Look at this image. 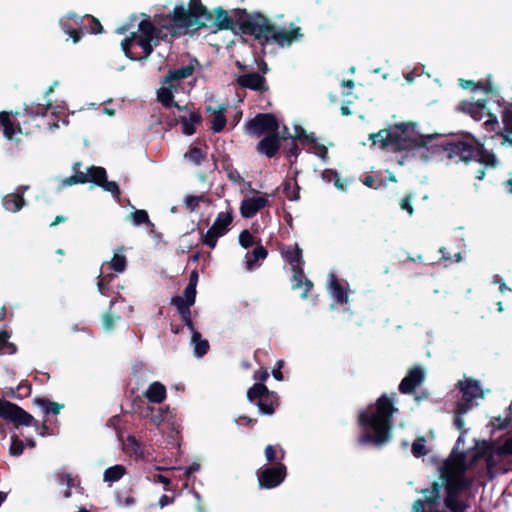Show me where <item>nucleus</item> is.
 I'll list each match as a JSON object with an SVG mask.
<instances>
[{
    "label": "nucleus",
    "instance_id": "f257e3e1",
    "mask_svg": "<svg viewBox=\"0 0 512 512\" xmlns=\"http://www.w3.org/2000/svg\"><path fill=\"white\" fill-rule=\"evenodd\" d=\"M212 15L201 4L200 0H190L188 8L175 7L171 17L156 19L157 29L145 14L132 16L130 23L117 29L118 33L130 32L121 47L127 57L131 59H146L159 40H167L194 26H207Z\"/></svg>",
    "mask_w": 512,
    "mask_h": 512
},
{
    "label": "nucleus",
    "instance_id": "f03ea898",
    "mask_svg": "<svg viewBox=\"0 0 512 512\" xmlns=\"http://www.w3.org/2000/svg\"><path fill=\"white\" fill-rule=\"evenodd\" d=\"M465 470L464 456L453 452L450 458L445 462L439 482L433 484L432 490H423L426 502L432 504L439 498V489L445 487L447 497L445 503L453 512H463L465 505L462 501H458L460 496L467 487V482L463 477Z\"/></svg>",
    "mask_w": 512,
    "mask_h": 512
},
{
    "label": "nucleus",
    "instance_id": "7ed1b4c3",
    "mask_svg": "<svg viewBox=\"0 0 512 512\" xmlns=\"http://www.w3.org/2000/svg\"><path fill=\"white\" fill-rule=\"evenodd\" d=\"M397 411L393 402L386 395L381 396L375 405L360 414V423L364 426L361 443L382 445L391 437L390 418Z\"/></svg>",
    "mask_w": 512,
    "mask_h": 512
},
{
    "label": "nucleus",
    "instance_id": "20e7f679",
    "mask_svg": "<svg viewBox=\"0 0 512 512\" xmlns=\"http://www.w3.org/2000/svg\"><path fill=\"white\" fill-rule=\"evenodd\" d=\"M193 72V64L169 71L162 82L161 88L158 90V99L164 106H175L184 112V114L179 116V119L182 123L183 133L186 135H191L195 132V127L201 120L200 114L198 111L188 110L187 106H180L173 101V98L174 93L178 90L180 80L190 77Z\"/></svg>",
    "mask_w": 512,
    "mask_h": 512
},
{
    "label": "nucleus",
    "instance_id": "39448f33",
    "mask_svg": "<svg viewBox=\"0 0 512 512\" xmlns=\"http://www.w3.org/2000/svg\"><path fill=\"white\" fill-rule=\"evenodd\" d=\"M248 25L259 40H273L281 47L290 46L294 41L302 38L300 27L291 25L289 29L279 28L272 25L269 20L259 14L253 15L248 21Z\"/></svg>",
    "mask_w": 512,
    "mask_h": 512
},
{
    "label": "nucleus",
    "instance_id": "423d86ee",
    "mask_svg": "<svg viewBox=\"0 0 512 512\" xmlns=\"http://www.w3.org/2000/svg\"><path fill=\"white\" fill-rule=\"evenodd\" d=\"M393 147L395 150H413L425 147L431 136L420 134L415 123H402L392 127Z\"/></svg>",
    "mask_w": 512,
    "mask_h": 512
},
{
    "label": "nucleus",
    "instance_id": "0eeeda50",
    "mask_svg": "<svg viewBox=\"0 0 512 512\" xmlns=\"http://www.w3.org/2000/svg\"><path fill=\"white\" fill-rule=\"evenodd\" d=\"M457 109L463 113L469 114L477 121L483 120L487 131H495L499 126L497 117L487 107L486 103L480 99L465 100L458 104Z\"/></svg>",
    "mask_w": 512,
    "mask_h": 512
},
{
    "label": "nucleus",
    "instance_id": "6e6552de",
    "mask_svg": "<svg viewBox=\"0 0 512 512\" xmlns=\"http://www.w3.org/2000/svg\"><path fill=\"white\" fill-rule=\"evenodd\" d=\"M288 135L292 138L300 139L303 142H313L314 141V136L312 134H307L306 131L301 126L295 125L293 134H289L287 131V128L284 127L283 132L277 131V132L269 134L265 138H263L258 143L257 149L260 153H262L268 157H272L278 151L279 138H286Z\"/></svg>",
    "mask_w": 512,
    "mask_h": 512
},
{
    "label": "nucleus",
    "instance_id": "1a4fd4ad",
    "mask_svg": "<svg viewBox=\"0 0 512 512\" xmlns=\"http://www.w3.org/2000/svg\"><path fill=\"white\" fill-rule=\"evenodd\" d=\"M74 177L77 183L93 182L104 190L112 193L114 196H119L118 185L113 181H107L106 171L102 167L92 166L88 168L86 172H77Z\"/></svg>",
    "mask_w": 512,
    "mask_h": 512
},
{
    "label": "nucleus",
    "instance_id": "9d476101",
    "mask_svg": "<svg viewBox=\"0 0 512 512\" xmlns=\"http://www.w3.org/2000/svg\"><path fill=\"white\" fill-rule=\"evenodd\" d=\"M246 132L253 136L261 134H272L277 132L278 124L275 117L271 114H259L245 126Z\"/></svg>",
    "mask_w": 512,
    "mask_h": 512
},
{
    "label": "nucleus",
    "instance_id": "9b49d317",
    "mask_svg": "<svg viewBox=\"0 0 512 512\" xmlns=\"http://www.w3.org/2000/svg\"><path fill=\"white\" fill-rule=\"evenodd\" d=\"M0 417L13 421L16 426H29L34 420L32 415L19 406L2 399H0Z\"/></svg>",
    "mask_w": 512,
    "mask_h": 512
},
{
    "label": "nucleus",
    "instance_id": "f8f14e48",
    "mask_svg": "<svg viewBox=\"0 0 512 512\" xmlns=\"http://www.w3.org/2000/svg\"><path fill=\"white\" fill-rule=\"evenodd\" d=\"M231 222V212L227 211L220 213L212 227L204 235V243L207 244L210 248H214L217 239L227 232V228L231 224Z\"/></svg>",
    "mask_w": 512,
    "mask_h": 512
},
{
    "label": "nucleus",
    "instance_id": "ddd939ff",
    "mask_svg": "<svg viewBox=\"0 0 512 512\" xmlns=\"http://www.w3.org/2000/svg\"><path fill=\"white\" fill-rule=\"evenodd\" d=\"M460 387L463 398L458 403V411L459 413H466L471 408L473 400L483 398V391L480 389L478 382L472 379L460 382Z\"/></svg>",
    "mask_w": 512,
    "mask_h": 512
},
{
    "label": "nucleus",
    "instance_id": "4468645a",
    "mask_svg": "<svg viewBox=\"0 0 512 512\" xmlns=\"http://www.w3.org/2000/svg\"><path fill=\"white\" fill-rule=\"evenodd\" d=\"M480 144L476 141H460L447 146L449 158L458 157L462 161H468L478 153Z\"/></svg>",
    "mask_w": 512,
    "mask_h": 512
},
{
    "label": "nucleus",
    "instance_id": "2eb2a0df",
    "mask_svg": "<svg viewBox=\"0 0 512 512\" xmlns=\"http://www.w3.org/2000/svg\"><path fill=\"white\" fill-rule=\"evenodd\" d=\"M268 199L265 194L255 193L245 196L241 202L240 212L245 218L253 217L259 210L267 205Z\"/></svg>",
    "mask_w": 512,
    "mask_h": 512
},
{
    "label": "nucleus",
    "instance_id": "dca6fc26",
    "mask_svg": "<svg viewBox=\"0 0 512 512\" xmlns=\"http://www.w3.org/2000/svg\"><path fill=\"white\" fill-rule=\"evenodd\" d=\"M285 476V466L278 465L273 468L263 469L258 475V480L261 487L273 488L278 486L284 480Z\"/></svg>",
    "mask_w": 512,
    "mask_h": 512
},
{
    "label": "nucleus",
    "instance_id": "f3484780",
    "mask_svg": "<svg viewBox=\"0 0 512 512\" xmlns=\"http://www.w3.org/2000/svg\"><path fill=\"white\" fill-rule=\"evenodd\" d=\"M283 254L286 259L292 266V270L294 271V284L293 288H298L300 286V279L303 277L302 275V251L297 246H289L285 250H283Z\"/></svg>",
    "mask_w": 512,
    "mask_h": 512
},
{
    "label": "nucleus",
    "instance_id": "a211bd4d",
    "mask_svg": "<svg viewBox=\"0 0 512 512\" xmlns=\"http://www.w3.org/2000/svg\"><path fill=\"white\" fill-rule=\"evenodd\" d=\"M425 379V371L422 367L412 368L406 377L401 381L399 389L402 393H411Z\"/></svg>",
    "mask_w": 512,
    "mask_h": 512
},
{
    "label": "nucleus",
    "instance_id": "6ab92c4d",
    "mask_svg": "<svg viewBox=\"0 0 512 512\" xmlns=\"http://www.w3.org/2000/svg\"><path fill=\"white\" fill-rule=\"evenodd\" d=\"M81 18L76 14H68L61 19V25L64 31L73 39L74 43L80 40L77 28L80 26Z\"/></svg>",
    "mask_w": 512,
    "mask_h": 512
},
{
    "label": "nucleus",
    "instance_id": "aec40b11",
    "mask_svg": "<svg viewBox=\"0 0 512 512\" xmlns=\"http://www.w3.org/2000/svg\"><path fill=\"white\" fill-rule=\"evenodd\" d=\"M237 82L242 87L255 89V90H262L264 89V78L260 76L257 73L252 74H246L239 76L237 79Z\"/></svg>",
    "mask_w": 512,
    "mask_h": 512
},
{
    "label": "nucleus",
    "instance_id": "412c9836",
    "mask_svg": "<svg viewBox=\"0 0 512 512\" xmlns=\"http://www.w3.org/2000/svg\"><path fill=\"white\" fill-rule=\"evenodd\" d=\"M369 139L372 141L373 146H379L381 149H385L390 145L393 146L392 127L370 134Z\"/></svg>",
    "mask_w": 512,
    "mask_h": 512
},
{
    "label": "nucleus",
    "instance_id": "4be33fe9",
    "mask_svg": "<svg viewBox=\"0 0 512 512\" xmlns=\"http://www.w3.org/2000/svg\"><path fill=\"white\" fill-rule=\"evenodd\" d=\"M0 124L3 126L5 137L9 140L17 139V133L22 134V129L19 126L16 130L13 128L14 122L10 120V114L7 112L0 113Z\"/></svg>",
    "mask_w": 512,
    "mask_h": 512
},
{
    "label": "nucleus",
    "instance_id": "5701e85b",
    "mask_svg": "<svg viewBox=\"0 0 512 512\" xmlns=\"http://www.w3.org/2000/svg\"><path fill=\"white\" fill-rule=\"evenodd\" d=\"M146 398L154 403H161L166 397V388L159 382L152 383L145 392Z\"/></svg>",
    "mask_w": 512,
    "mask_h": 512
},
{
    "label": "nucleus",
    "instance_id": "b1692460",
    "mask_svg": "<svg viewBox=\"0 0 512 512\" xmlns=\"http://www.w3.org/2000/svg\"><path fill=\"white\" fill-rule=\"evenodd\" d=\"M502 122L504 125L503 131L499 134L503 138V145L512 146V110L507 109L502 115Z\"/></svg>",
    "mask_w": 512,
    "mask_h": 512
},
{
    "label": "nucleus",
    "instance_id": "393cba45",
    "mask_svg": "<svg viewBox=\"0 0 512 512\" xmlns=\"http://www.w3.org/2000/svg\"><path fill=\"white\" fill-rule=\"evenodd\" d=\"M123 450L130 457L140 459L143 456V449L141 444L134 436H128L123 442Z\"/></svg>",
    "mask_w": 512,
    "mask_h": 512
},
{
    "label": "nucleus",
    "instance_id": "a878e982",
    "mask_svg": "<svg viewBox=\"0 0 512 512\" xmlns=\"http://www.w3.org/2000/svg\"><path fill=\"white\" fill-rule=\"evenodd\" d=\"M108 265L111 270L117 273H123L126 270L127 258L124 255V247H120L114 252V256L108 262Z\"/></svg>",
    "mask_w": 512,
    "mask_h": 512
},
{
    "label": "nucleus",
    "instance_id": "bb28decb",
    "mask_svg": "<svg viewBox=\"0 0 512 512\" xmlns=\"http://www.w3.org/2000/svg\"><path fill=\"white\" fill-rule=\"evenodd\" d=\"M247 397L250 401H253L256 398H259L261 401L264 399L267 400L268 398H274V394L273 392H270L264 384L258 383L248 390Z\"/></svg>",
    "mask_w": 512,
    "mask_h": 512
},
{
    "label": "nucleus",
    "instance_id": "cd10ccee",
    "mask_svg": "<svg viewBox=\"0 0 512 512\" xmlns=\"http://www.w3.org/2000/svg\"><path fill=\"white\" fill-rule=\"evenodd\" d=\"M3 205L7 211L16 212L24 206V200L20 194L13 193L4 197Z\"/></svg>",
    "mask_w": 512,
    "mask_h": 512
},
{
    "label": "nucleus",
    "instance_id": "c85d7f7f",
    "mask_svg": "<svg viewBox=\"0 0 512 512\" xmlns=\"http://www.w3.org/2000/svg\"><path fill=\"white\" fill-rule=\"evenodd\" d=\"M329 288L331 295L339 302L346 303L348 301L347 293L340 287L337 279L333 274L330 275Z\"/></svg>",
    "mask_w": 512,
    "mask_h": 512
},
{
    "label": "nucleus",
    "instance_id": "c756f323",
    "mask_svg": "<svg viewBox=\"0 0 512 512\" xmlns=\"http://www.w3.org/2000/svg\"><path fill=\"white\" fill-rule=\"evenodd\" d=\"M34 404L42 408L45 413H52L54 415L59 414L63 408V405L56 402H50L44 398L34 399Z\"/></svg>",
    "mask_w": 512,
    "mask_h": 512
},
{
    "label": "nucleus",
    "instance_id": "7c9ffc66",
    "mask_svg": "<svg viewBox=\"0 0 512 512\" xmlns=\"http://www.w3.org/2000/svg\"><path fill=\"white\" fill-rule=\"evenodd\" d=\"M126 473V468L122 465H115L109 467L104 472V481L115 482L122 478Z\"/></svg>",
    "mask_w": 512,
    "mask_h": 512
},
{
    "label": "nucleus",
    "instance_id": "2f4dec72",
    "mask_svg": "<svg viewBox=\"0 0 512 512\" xmlns=\"http://www.w3.org/2000/svg\"><path fill=\"white\" fill-rule=\"evenodd\" d=\"M192 327V325L190 326ZM193 330V328H191ZM192 343L194 345V352L197 356L204 355L208 350V342L206 340L201 339V336L198 332L192 331Z\"/></svg>",
    "mask_w": 512,
    "mask_h": 512
},
{
    "label": "nucleus",
    "instance_id": "473e14b6",
    "mask_svg": "<svg viewBox=\"0 0 512 512\" xmlns=\"http://www.w3.org/2000/svg\"><path fill=\"white\" fill-rule=\"evenodd\" d=\"M172 303L177 307V309L179 310L183 319L185 320L186 324L188 326H191V321L189 318V314H190L189 307L190 306L187 305V302L184 299V297H175L172 299Z\"/></svg>",
    "mask_w": 512,
    "mask_h": 512
},
{
    "label": "nucleus",
    "instance_id": "72a5a7b5",
    "mask_svg": "<svg viewBox=\"0 0 512 512\" xmlns=\"http://www.w3.org/2000/svg\"><path fill=\"white\" fill-rule=\"evenodd\" d=\"M215 23L219 28H228L231 25V20L225 10L217 8L214 10Z\"/></svg>",
    "mask_w": 512,
    "mask_h": 512
},
{
    "label": "nucleus",
    "instance_id": "f704fd0d",
    "mask_svg": "<svg viewBox=\"0 0 512 512\" xmlns=\"http://www.w3.org/2000/svg\"><path fill=\"white\" fill-rule=\"evenodd\" d=\"M10 335L6 331H0V349H5L7 353L13 354L16 352V347L13 343L8 342Z\"/></svg>",
    "mask_w": 512,
    "mask_h": 512
},
{
    "label": "nucleus",
    "instance_id": "c9c22d12",
    "mask_svg": "<svg viewBox=\"0 0 512 512\" xmlns=\"http://www.w3.org/2000/svg\"><path fill=\"white\" fill-rule=\"evenodd\" d=\"M206 109L208 112H211L212 114L224 113V111L226 110V106L222 103H219L214 97H210L207 100Z\"/></svg>",
    "mask_w": 512,
    "mask_h": 512
},
{
    "label": "nucleus",
    "instance_id": "e433bc0d",
    "mask_svg": "<svg viewBox=\"0 0 512 512\" xmlns=\"http://www.w3.org/2000/svg\"><path fill=\"white\" fill-rule=\"evenodd\" d=\"M203 156V151L198 147L190 148V150L185 154V158L194 164H199L203 159Z\"/></svg>",
    "mask_w": 512,
    "mask_h": 512
},
{
    "label": "nucleus",
    "instance_id": "4c0bfd02",
    "mask_svg": "<svg viewBox=\"0 0 512 512\" xmlns=\"http://www.w3.org/2000/svg\"><path fill=\"white\" fill-rule=\"evenodd\" d=\"M275 398L274 396V398H268L267 400L264 399L258 402L259 409L263 414L270 415L274 412Z\"/></svg>",
    "mask_w": 512,
    "mask_h": 512
},
{
    "label": "nucleus",
    "instance_id": "58836bf2",
    "mask_svg": "<svg viewBox=\"0 0 512 512\" xmlns=\"http://www.w3.org/2000/svg\"><path fill=\"white\" fill-rule=\"evenodd\" d=\"M130 218L135 225L149 223V217L145 210H136L135 212L131 213Z\"/></svg>",
    "mask_w": 512,
    "mask_h": 512
},
{
    "label": "nucleus",
    "instance_id": "ea45409f",
    "mask_svg": "<svg viewBox=\"0 0 512 512\" xmlns=\"http://www.w3.org/2000/svg\"><path fill=\"white\" fill-rule=\"evenodd\" d=\"M202 200L203 196L187 195L184 198V205L188 210L194 211Z\"/></svg>",
    "mask_w": 512,
    "mask_h": 512
},
{
    "label": "nucleus",
    "instance_id": "a19ab883",
    "mask_svg": "<svg viewBox=\"0 0 512 512\" xmlns=\"http://www.w3.org/2000/svg\"><path fill=\"white\" fill-rule=\"evenodd\" d=\"M226 120L223 116V113L213 114L212 119V130L214 132H220L225 126Z\"/></svg>",
    "mask_w": 512,
    "mask_h": 512
},
{
    "label": "nucleus",
    "instance_id": "79ce46f5",
    "mask_svg": "<svg viewBox=\"0 0 512 512\" xmlns=\"http://www.w3.org/2000/svg\"><path fill=\"white\" fill-rule=\"evenodd\" d=\"M24 448V443L18 437H12V444L10 446V454L13 456H19L22 454Z\"/></svg>",
    "mask_w": 512,
    "mask_h": 512
},
{
    "label": "nucleus",
    "instance_id": "37998d69",
    "mask_svg": "<svg viewBox=\"0 0 512 512\" xmlns=\"http://www.w3.org/2000/svg\"><path fill=\"white\" fill-rule=\"evenodd\" d=\"M424 443L425 439L423 437H419L412 445V452L416 457L425 455L427 453Z\"/></svg>",
    "mask_w": 512,
    "mask_h": 512
},
{
    "label": "nucleus",
    "instance_id": "c03bdc74",
    "mask_svg": "<svg viewBox=\"0 0 512 512\" xmlns=\"http://www.w3.org/2000/svg\"><path fill=\"white\" fill-rule=\"evenodd\" d=\"M412 199H413L412 195H407L404 198H402L399 202L400 208L403 211H406L410 216H412L414 213Z\"/></svg>",
    "mask_w": 512,
    "mask_h": 512
},
{
    "label": "nucleus",
    "instance_id": "a18cd8bd",
    "mask_svg": "<svg viewBox=\"0 0 512 512\" xmlns=\"http://www.w3.org/2000/svg\"><path fill=\"white\" fill-rule=\"evenodd\" d=\"M196 296V288H193V285H187L184 291V299L187 302L188 306H191L195 302Z\"/></svg>",
    "mask_w": 512,
    "mask_h": 512
},
{
    "label": "nucleus",
    "instance_id": "49530a36",
    "mask_svg": "<svg viewBox=\"0 0 512 512\" xmlns=\"http://www.w3.org/2000/svg\"><path fill=\"white\" fill-rule=\"evenodd\" d=\"M239 242L243 247L247 248L254 243V238L247 230H245L240 234Z\"/></svg>",
    "mask_w": 512,
    "mask_h": 512
},
{
    "label": "nucleus",
    "instance_id": "de8ad7c7",
    "mask_svg": "<svg viewBox=\"0 0 512 512\" xmlns=\"http://www.w3.org/2000/svg\"><path fill=\"white\" fill-rule=\"evenodd\" d=\"M118 318H119L118 316H113L110 313L104 314L103 317H102L103 327L106 330H111L113 328V325H114L115 321Z\"/></svg>",
    "mask_w": 512,
    "mask_h": 512
},
{
    "label": "nucleus",
    "instance_id": "09e8293b",
    "mask_svg": "<svg viewBox=\"0 0 512 512\" xmlns=\"http://www.w3.org/2000/svg\"><path fill=\"white\" fill-rule=\"evenodd\" d=\"M285 191H286V196L290 200H298L299 199V191H298V187L296 185L291 187L290 183H287L285 185Z\"/></svg>",
    "mask_w": 512,
    "mask_h": 512
},
{
    "label": "nucleus",
    "instance_id": "8fccbe9b",
    "mask_svg": "<svg viewBox=\"0 0 512 512\" xmlns=\"http://www.w3.org/2000/svg\"><path fill=\"white\" fill-rule=\"evenodd\" d=\"M50 107H51L50 104H48L47 106L36 105L35 108H33V107L30 108V113L35 114V115L44 114L45 111L47 109H49Z\"/></svg>",
    "mask_w": 512,
    "mask_h": 512
},
{
    "label": "nucleus",
    "instance_id": "3c124183",
    "mask_svg": "<svg viewBox=\"0 0 512 512\" xmlns=\"http://www.w3.org/2000/svg\"><path fill=\"white\" fill-rule=\"evenodd\" d=\"M265 457L269 462L275 459V448L272 445H268L265 448Z\"/></svg>",
    "mask_w": 512,
    "mask_h": 512
},
{
    "label": "nucleus",
    "instance_id": "603ef678",
    "mask_svg": "<svg viewBox=\"0 0 512 512\" xmlns=\"http://www.w3.org/2000/svg\"><path fill=\"white\" fill-rule=\"evenodd\" d=\"M253 255L255 260L264 259L267 255V252L263 247L260 246L255 248Z\"/></svg>",
    "mask_w": 512,
    "mask_h": 512
},
{
    "label": "nucleus",
    "instance_id": "864d4df0",
    "mask_svg": "<svg viewBox=\"0 0 512 512\" xmlns=\"http://www.w3.org/2000/svg\"><path fill=\"white\" fill-rule=\"evenodd\" d=\"M337 172L332 170H325L322 173V178L328 182L334 181V178L336 177Z\"/></svg>",
    "mask_w": 512,
    "mask_h": 512
},
{
    "label": "nucleus",
    "instance_id": "5fc2aeb1",
    "mask_svg": "<svg viewBox=\"0 0 512 512\" xmlns=\"http://www.w3.org/2000/svg\"><path fill=\"white\" fill-rule=\"evenodd\" d=\"M501 452L504 454H512V438L508 439L501 447Z\"/></svg>",
    "mask_w": 512,
    "mask_h": 512
},
{
    "label": "nucleus",
    "instance_id": "6e6d98bb",
    "mask_svg": "<svg viewBox=\"0 0 512 512\" xmlns=\"http://www.w3.org/2000/svg\"><path fill=\"white\" fill-rule=\"evenodd\" d=\"M283 365V361H279L278 362V368L273 370L272 374L274 376V378L278 381H282L283 380V374L282 372L280 371L281 367Z\"/></svg>",
    "mask_w": 512,
    "mask_h": 512
},
{
    "label": "nucleus",
    "instance_id": "4d7b16f0",
    "mask_svg": "<svg viewBox=\"0 0 512 512\" xmlns=\"http://www.w3.org/2000/svg\"><path fill=\"white\" fill-rule=\"evenodd\" d=\"M314 153L316 155H318L319 157L325 159L326 156H327V150H326V147L322 146V145H319V146H315V150H314Z\"/></svg>",
    "mask_w": 512,
    "mask_h": 512
},
{
    "label": "nucleus",
    "instance_id": "13d9d810",
    "mask_svg": "<svg viewBox=\"0 0 512 512\" xmlns=\"http://www.w3.org/2000/svg\"><path fill=\"white\" fill-rule=\"evenodd\" d=\"M74 184H77L76 178L74 176H70V177L65 178V179L62 180L61 185L59 186V188H62L64 186H71V185H74Z\"/></svg>",
    "mask_w": 512,
    "mask_h": 512
},
{
    "label": "nucleus",
    "instance_id": "bf43d9fd",
    "mask_svg": "<svg viewBox=\"0 0 512 512\" xmlns=\"http://www.w3.org/2000/svg\"><path fill=\"white\" fill-rule=\"evenodd\" d=\"M456 413H457V415H456V417H455V425L457 426V428H458L459 430H463V428H464V421H463V419H462V417H461V415H462L463 413H459V411H458V410L456 411Z\"/></svg>",
    "mask_w": 512,
    "mask_h": 512
},
{
    "label": "nucleus",
    "instance_id": "052dcab7",
    "mask_svg": "<svg viewBox=\"0 0 512 512\" xmlns=\"http://www.w3.org/2000/svg\"><path fill=\"white\" fill-rule=\"evenodd\" d=\"M483 160H485L487 162V164L491 167L495 166L497 164V159L495 158L494 155H486V156H483Z\"/></svg>",
    "mask_w": 512,
    "mask_h": 512
},
{
    "label": "nucleus",
    "instance_id": "680f3d73",
    "mask_svg": "<svg viewBox=\"0 0 512 512\" xmlns=\"http://www.w3.org/2000/svg\"><path fill=\"white\" fill-rule=\"evenodd\" d=\"M170 503H172V499L170 497H168L167 495H163L159 499V506L161 508L165 507L166 505H169Z\"/></svg>",
    "mask_w": 512,
    "mask_h": 512
},
{
    "label": "nucleus",
    "instance_id": "e2e57ef3",
    "mask_svg": "<svg viewBox=\"0 0 512 512\" xmlns=\"http://www.w3.org/2000/svg\"><path fill=\"white\" fill-rule=\"evenodd\" d=\"M414 512H423L424 511V503L422 500H417L413 505Z\"/></svg>",
    "mask_w": 512,
    "mask_h": 512
},
{
    "label": "nucleus",
    "instance_id": "0e129e2a",
    "mask_svg": "<svg viewBox=\"0 0 512 512\" xmlns=\"http://www.w3.org/2000/svg\"><path fill=\"white\" fill-rule=\"evenodd\" d=\"M495 283H499L500 292L504 293L505 291H511V289L506 286L502 279H495Z\"/></svg>",
    "mask_w": 512,
    "mask_h": 512
},
{
    "label": "nucleus",
    "instance_id": "69168bd1",
    "mask_svg": "<svg viewBox=\"0 0 512 512\" xmlns=\"http://www.w3.org/2000/svg\"><path fill=\"white\" fill-rule=\"evenodd\" d=\"M334 184L335 186L339 189V190H346V186L342 183V181L340 180L338 174L336 175V177L334 178Z\"/></svg>",
    "mask_w": 512,
    "mask_h": 512
},
{
    "label": "nucleus",
    "instance_id": "338daca9",
    "mask_svg": "<svg viewBox=\"0 0 512 512\" xmlns=\"http://www.w3.org/2000/svg\"><path fill=\"white\" fill-rule=\"evenodd\" d=\"M162 415L163 413L162 412H159L158 414H155L152 416L151 418V421L155 424V425H160L161 422H162Z\"/></svg>",
    "mask_w": 512,
    "mask_h": 512
},
{
    "label": "nucleus",
    "instance_id": "774afa93",
    "mask_svg": "<svg viewBox=\"0 0 512 512\" xmlns=\"http://www.w3.org/2000/svg\"><path fill=\"white\" fill-rule=\"evenodd\" d=\"M506 191L510 194H512V178L506 180L504 183H503Z\"/></svg>",
    "mask_w": 512,
    "mask_h": 512
}]
</instances>
